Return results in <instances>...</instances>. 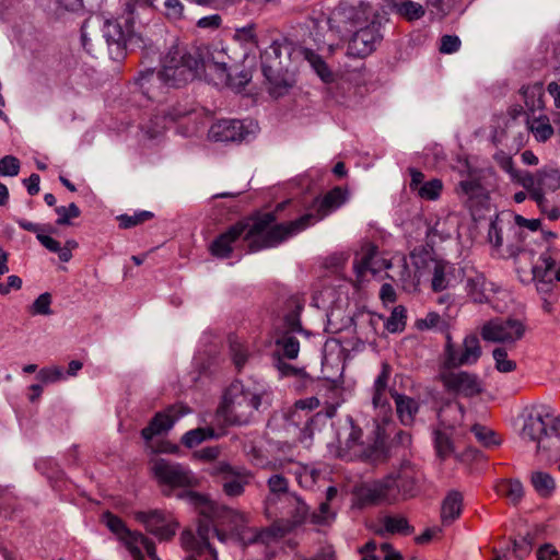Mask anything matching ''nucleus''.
Here are the masks:
<instances>
[{"mask_svg": "<svg viewBox=\"0 0 560 560\" xmlns=\"http://www.w3.org/2000/svg\"><path fill=\"white\" fill-rule=\"evenodd\" d=\"M348 198V190L342 187H334L317 201L316 213H306L296 220L285 223H277L284 219L282 212L292 205L285 201L277 205L275 210L266 212L255 219L248 234L252 250H259L281 244L293 235L304 231L310 225L324 219L332 211L341 207Z\"/></svg>", "mask_w": 560, "mask_h": 560, "instance_id": "1", "label": "nucleus"}, {"mask_svg": "<svg viewBox=\"0 0 560 560\" xmlns=\"http://www.w3.org/2000/svg\"><path fill=\"white\" fill-rule=\"evenodd\" d=\"M202 65L201 54H191L178 46H173L162 59L156 79L167 86L182 88L196 78Z\"/></svg>", "mask_w": 560, "mask_h": 560, "instance_id": "2", "label": "nucleus"}, {"mask_svg": "<svg viewBox=\"0 0 560 560\" xmlns=\"http://www.w3.org/2000/svg\"><path fill=\"white\" fill-rule=\"evenodd\" d=\"M260 406V398L250 392L229 390L215 411L220 428L242 425L248 422L250 416Z\"/></svg>", "mask_w": 560, "mask_h": 560, "instance_id": "3", "label": "nucleus"}, {"mask_svg": "<svg viewBox=\"0 0 560 560\" xmlns=\"http://www.w3.org/2000/svg\"><path fill=\"white\" fill-rule=\"evenodd\" d=\"M101 521L133 558L141 560V550L143 548L152 560L158 559L155 544L144 534L129 529L121 517L110 511H105L102 514Z\"/></svg>", "mask_w": 560, "mask_h": 560, "instance_id": "4", "label": "nucleus"}, {"mask_svg": "<svg viewBox=\"0 0 560 560\" xmlns=\"http://www.w3.org/2000/svg\"><path fill=\"white\" fill-rule=\"evenodd\" d=\"M523 436L536 442L538 453L560 451V419L549 413L530 416L524 424Z\"/></svg>", "mask_w": 560, "mask_h": 560, "instance_id": "5", "label": "nucleus"}, {"mask_svg": "<svg viewBox=\"0 0 560 560\" xmlns=\"http://www.w3.org/2000/svg\"><path fill=\"white\" fill-rule=\"evenodd\" d=\"M482 355V347L475 334L466 335L460 345H456L450 331L445 336L442 368L454 370L464 365H472Z\"/></svg>", "mask_w": 560, "mask_h": 560, "instance_id": "6", "label": "nucleus"}, {"mask_svg": "<svg viewBox=\"0 0 560 560\" xmlns=\"http://www.w3.org/2000/svg\"><path fill=\"white\" fill-rule=\"evenodd\" d=\"M353 493L360 508L390 505L398 502V490L394 485L393 475L364 482L357 487Z\"/></svg>", "mask_w": 560, "mask_h": 560, "instance_id": "7", "label": "nucleus"}, {"mask_svg": "<svg viewBox=\"0 0 560 560\" xmlns=\"http://www.w3.org/2000/svg\"><path fill=\"white\" fill-rule=\"evenodd\" d=\"M210 475L218 479L222 492L229 498L243 495L246 487L255 478V474L252 470L232 466L226 462L219 463Z\"/></svg>", "mask_w": 560, "mask_h": 560, "instance_id": "8", "label": "nucleus"}, {"mask_svg": "<svg viewBox=\"0 0 560 560\" xmlns=\"http://www.w3.org/2000/svg\"><path fill=\"white\" fill-rule=\"evenodd\" d=\"M526 332V325L516 318H494L486 322L480 336L485 341L513 345L521 340Z\"/></svg>", "mask_w": 560, "mask_h": 560, "instance_id": "9", "label": "nucleus"}, {"mask_svg": "<svg viewBox=\"0 0 560 560\" xmlns=\"http://www.w3.org/2000/svg\"><path fill=\"white\" fill-rule=\"evenodd\" d=\"M135 518L144 526L147 532L164 541L171 540L179 527V523L171 513L161 510L136 512Z\"/></svg>", "mask_w": 560, "mask_h": 560, "instance_id": "10", "label": "nucleus"}, {"mask_svg": "<svg viewBox=\"0 0 560 560\" xmlns=\"http://www.w3.org/2000/svg\"><path fill=\"white\" fill-rule=\"evenodd\" d=\"M262 214L264 213H258L249 217L247 220L250 223L238 221L230 226L225 232L218 235L210 245V253L218 258H229L233 252V244L238 241L242 235H244V241L247 242L249 252H253L250 248L253 240H248L246 235L254 224L255 219Z\"/></svg>", "mask_w": 560, "mask_h": 560, "instance_id": "11", "label": "nucleus"}, {"mask_svg": "<svg viewBox=\"0 0 560 560\" xmlns=\"http://www.w3.org/2000/svg\"><path fill=\"white\" fill-rule=\"evenodd\" d=\"M151 471L160 485L171 488H187L196 485V479L189 470L164 458L153 460Z\"/></svg>", "mask_w": 560, "mask_h": 560, "instance_id": "12", "label": "nucleus"}, {"mask_svg": "<svg viewBox=\"0 0 560 560\" xmlns=\"http://www.w3.org/2000/svg\"><path fill=\"white\" fill-rule=\"evenodd\" d=\"M190 412V407L183 402L170 405L153 416L149 424L141 430V436L150 442L155 435L171 430L176 421Z\"/></svg>", "mask_w": 560, "mask_h": 560, "instance_id": "13", "label": "nucleus"}, {"mask_svg": "<svg viewBox=\"0 0 560 560\" xmlns=\"http://www.w3.org/2000/svg\"><path fill=\"white\" fill-rule=\"evenodd\" d=\"M440 380L447 392L456 395L474 397L482 393L481 382L474 373L447 370L441 372Z\"/></svg>", "mask_w": 560, "mask_h": 560, "instance_id": "14", "label": "nucleus"}, {"mask_svg": "<svg viewBox=\"0 0 560 560\" xmlns=\"http://www.w3.org/2000/svg\"><path fill=\"white\" fill-rule=\"evenodd\" d=\"M512 180L524 187L530 197L534 191H540L545 187L557 188L560 178L556 171L538 170L535 173L517 171Z\"/></svg>", "mask_w": 560, "mask_h": 560, "instance_id": "15", "label": "nucleus"}, {"mask_svg": "<svg viewBox=\"0 0 560 560\" xmlns=\"http://www.w3.org/2000/svg\"><path fill=\"white\" fill-rule=\"evenodd\" d=\"M533 280L537 283L552 284L560 282V267L557 268V249L548 246L532 268Z\"/></svg>", "mask_w": 560, "mask_h": 560, "instance_id": "16", "label": "nucleus"}, {"mask_svg": "<svg viewBox=\"0 0 560 560\" xmlns=\"http://www.w3.org/2000/svg\"><path fill=\"white\" fill-rule=\"evenodd\" d=\"M390 375V364L388 362H383L381 373L377 375L373 384L372 404L374 409L377 410L378 415L383 416V418L390 417L393 412L392 405L387 396Z\"/></svg>", "mask_w": 560, "mask_h": 560, "instance_id": "17", "label": "nucleus"}, {"mask_svg": "<svg viewBox=\"0 0 560 560\" xmlns=\"http://www.w3.org/2000/svg\"><path fill=\"white\" fill-rule=\"evenodd\" d=\"M264 85L272 98L283 97L295 88L296 75L289 69L262 73Z\"/></svg>", "mask_w": 560, "mask_h": 560, "instance_id": "18", "label": "nucleus"}, {"mask_svg": "<svg viewBox=\"0 0 560 560\" xmlns=\"http://www.w3.org/2000/svg\"><path fill=\"white\" fill-rule=\"evenodd\" d=\"M362 439V429L359 425L351 423L350 433L346 441L347 450H340L339 456L345 459H371L374 456L377 448L374 445L365 446Z\"/></svg>", "mask_w": 560, "mask_h": 560, "instance_id": "19", "label": "nucleus"}, {"mask_svg": "<svg viewBox=\"0 0 560 560\" xmlns=\"http://www.w3.org/2000/svg\"><path fill=\"white\" fill-rule=\"evenodd\" d=\"M421 478L422 474L415 466L401 465L397 475L393 476L394 485L398 490V501L415 497Z\"/></svg>", "mask_w": 560, "mask_h": 560, "instance_id": "20", "label": "nucleus"}, {"mask_svg": "<svg viewBox=\"0 0 560 560\" xmlns=\"http://www.w3.org/2000/svg\"><path fill=\"white\" fill-rule=\"evenodd\" d=\"M189 497L199 515L208 520H214L217 516H219L221 508H219L217 503L211 501L208 497L200 494L198 492H191ZM222 510L225 511L230 516L237 521H241L242 523H245L247 521L246 514L242 512L225 508H222Z\"/></svg>", "mask_w": 560, "mask_h": 560, "instance_id": "21", "label": "nucleus"}, {"mask_svg": "<svg viewBox=\"0 0 560 560\" xmlns=\"http://www.w3.org/2000/svg\"><path fill=\"white\" fill-rule=\"evenodd\" d=\"M199 535L201 539H197L192 530L184 529L179 537L182 547L196 557H205V560H218L217 552L208 539L200 532Z\"/></svg>", "mask_w": 560, "mask_h": 560, "instance_id": "22", "label": "nucleus"}, {"mask_svg": "<svg viewBox=\"0 0 560 560\" xmlns=\"http://www.w3.org/2000/svg\"><path fill=\"white\" fill-rule=\"evenodd\" d=\"M208 138L220 142L241 140L243 138V125L238 120H218L210 127Z\"/></svg>", "mask_w": 560, "mask_h": 560, "instance_id": "23", "label": "nucleus"}, {"mask_svg": "<svg viewBox=\"0 0 560 560\" xmlns=\"http://www.w3.org/2000/svg\"><path fill=\"white\" fill-rule=\"evenodd\" d=\"M282 44L273 40L269 47L260 52L261 73L289 69L282 61Z\"/></svg>", "mask_w": 560, "mask_h": 560, "instance_id": "24", "label": "nucleus"}, {"mask_svg": "<svg viewBox=\"0 0 560 560\" xmlns=\"http://www.w3.org/2000/svg\"><path fill=\"white\" fill-rule=\"evenodd\" d=\"M389 393L395 400L396 412L400 422L404 425L412 424L419 410L418 402L413 398L399 394L396 390H389Z\"/></svg>", "mask_w": 560, "mask_h": 560, "instance_id": "25", "label": "nucleus"}, {"mask_svg": "<svg viewBox=\"0 0 560 560\" xmlns=\"http://www.w3.org/2000/svg\"><path fill=\"white\" fill-rule=\"evenodd\" d=\"M494 491L499 497L505 499L512 504H517L524 495V489L521 481L512 478L500 479L497 481L494 485Z\"/></svg>", "mask_w": 560, "mask_h": 560, "instance_id": "26", "label": "nucleus"}, {"mask_svg": "<svg viewBox=\"0 0 560 560\" xmlns=\"http://www.w3.org/2000/svg\"><path fill=\"white\" fill-rule=\"evenodd\" d=\"M457 191L467 198L466 203L469 208H472L482 199L487 198L486 188L478 178L462 180Z\"/></svg>", "mask_w": 560, "mask_h": 560, "instance_id": "27", "label": "nucleus"}, {"mask_svg": "<svg viewBox=\"0 0 560 560\" xmlns=\"http://www.w3.org/2000/svg\"><path fill=\"white\" fill-rule=\"evenodd\" d=\"M389 9L407 22L418 21L425 14V8L412 0H397Z\"/></svg>", "mask_w": 560, "mask_h": 560, "instance_id": "28", "label": "nucleus"}, {"mask_svg": "<svg viewBox=\"0 0 560 560\" xmlns=\"http://www.w3.org/2000/svg\"><path fill=\"white\" fill-rule=\"evenodd\" d=\"M465 290L468 299L476 304L488 302L486 293V277L482 273H475L467 277Z\"/></svg>", "mask_w": 560, "mask_h": 560, "instance_id": "29", "label": "nucleus"}, {"mask_svg": "<svg viewBox=\"0 0 560 560\" xmlns=\"http://www.w3.org/2000/svg\"><path fill=\"white\" fill-rule=\"evenodd\" d=\"M527 128L538 142H547L553 135L555 129L546 115L534 117L527 120Z\"/></svg>", "mask_w": 560, "mask_h": 560, "instance_id": "30", "label": "nucleus"}, {"mask_svg": "<svg viewBox=\"0 0 560 560\" xmlns=\"http://www.w3.org/2000/svg\"><path fill=\"white\" fill-rule=\"evenodd\" d=\"M224 434H225L224 430L220 433H217L212 427L197 428V429L186 432L182 436L180 442L185 447L192 448V447L201 444L206 440L213 439V438H220Z\"/></svg>", "mask_w": 560, "mask_h": 560, "instance_id": "31", "label": "nucleus"}, {"mask_svg": "<svg viewBox=\"0 0 560 560\" xmlns=\"http://www.w3.org/2000/svg\"><path fill=\"white\" fill-rule=\"evenodd\" d=\"M463 508V497L459 492L453 491L446 495L442 503L441 517L444 523H452L456 520Z\"/></svg>", "mask_w": 560, "mask_h": 560, "instance_id": "32", "label": "nucleus"}, {"mask_svg": "<svg viewBox=\"0 0 560 560\" xmlns=\"http://www.w3.org/2000/svg\"><path fill=\"white\" fill-rule=\"evenodd\" d=\"M530 483L541 498H549L556 489L553 478L544 471H534L530 476Z\"/></svg>", "mask_w": 560, "mask_h": 560, "instance_id": "33", "label": "nucleus"}, {"mask_svg": "<svg viewBox=\"0 0 560 560\" xmlns=\"http://www.w3.org/2000/svg\"><path fill=\"white\" fill-rule=\"evenodd\" d=\"M233 40L244 48H257L259 40L256 25L252 23L244 27L236 28Z\"/></svg>", "mask_w": 560, "mask_h": 560, "instance_id": "34", "label": "nucleus"}, {"mask_svg": "<svg viewBox=\"0 0 560 560\" xmlns=\"http://www.w3.org/2000/svg\"><path fill=\"white\" fill-rule=\"evenodd\" d=\"M385 530L389 534L410 535L413 533V527L404 516H386L383 521Z\"/></svg>", "mask_w": 560, "mask_h": 560, "instance_id": "35", "label": "nucleus"}, {"mask_svg": "<svg viewBox=\"0 0 560 560\" xmlns=\"http://www.w3.org/2000/svg\"><path fill=\"white\" fill-rule=\"evenodd\" d=\"M153 213L150 211H139L133 214H120L116 218L120 229L127 230L140 225L153 218Z\"/></svg>", "mask_w": 560, "mask_h": 560, "instance_id": "36", "label": "nucleus"}, {"mask_svg": "<svg viewBox=\"0 0 560 560\" xmlns=\"http://www.w3.org/2000/svg\"><path fill=\"white\" fill-rule=\"evenodd\" d=\"M443 188V182L440 178H433L423 183L417 190V195L423 200H436L440 198Z\"/></svg>", "mask_w": 560, "mask_h": 560, "instance_id": "37", "label": "nucleus"}, {"mask_svg": "<svg viewBox=\"0 0 560 560\" xmlns=\"http://www.w3.org/2000/svg\"><path fill=\"white\" fill-rule=\"evenodd\" d=\"M276 346L282 350L283 358L294 360L298 358L300 352L299 340L288 334L276 340Z\"/></svg>", "mask_w": 560, "mask_h": 560, "instance_id": "38", "label": "nucleus"}, {"mask_svg": "<svg viewBox=\"0 0 560 560\" xmlns=\"http://www.w3.org/2000/svg\"><path fill=\"white\" fill-rule=\"evenodd\" d=\"M471 431L476 439L487 447L501 444V436H499L493 430L487 427L475 424L471 428Z\"/></svg>", "mask_w": 560, "mask_h": 560, "instance_id": "39", "label": "nucleus"}, {"mask_svg": "<svg viewBox=\"0 0 560 560\" xmlns=\"http://www.w3.org/2000/svg\"><path fill=\"white\" fill-rule=\"evenodd\" d=\"M305 59L311 63L316 73L323 79L328 80L331 77L328 65L320 55L311 49L304 51Z\"/></svg>", "mask_w": 560, "mask_h": 560, "instance_id": "40", "label": "nucleus"}, {"mask_svg": "<svg viewBox=\"0 0 560 560\" xmlns=\"http://www.w3.org/2000/svg\"><path fill=\"white\" fill-rule=\"evenodd\" d=\"M406 308L402 305L396 306L390 316L387 318L385 323V328L389 332L401 331L406 325Z\"/></svg>", "mask_w": 560, "mask_h": 560, "instance_id": "41", "label": "nucleus"}, {"mask_svg": "<svg viewBox=\"0 0 560 560\" xmlns=\"http://www.w3.org/2000/svg\"><path fill=\"white\" fill-rule=\"evenodd\" d=\"M446 266L447 264L443 260H439L434 265L433 277L431 280V288L434 292H442L448 285V281L446 279Z\"/></svg>", "mask_w": 560, "mask_h": 560, "instance_id": "42", "label": "nucleus"}, {"mask_svg": "<svg viewBox=\"0 0 560 560\" xmlns=\"http://www.w3.org/2000/svg\"><path fill=\"white\" fill-rule=\"evenodd\" d=\"M55 211L58 214V219L56 221L58 225H72V220L81 215V210L73 202L68 207H57Z\"/></svg>", "mask_w": 560, "mask_h": 560, "instance_id": "43", "label": "nucleus"}, {"mask_svg": "<svg viewBox=\"0 0 560 560\" xmlns=\"http://www.w3.org/2000/svg\"><path fill=\"white\" fill-rule=\"evenodd\" d=\"M277 369L282 376H295L303 380L305 383L314 382V378L305 371L304 368H296L283 362L281 359L278 361Z\"/></svg>", "mask_w": 560, "mask_h": 560, "instance_id": "44", "label": "nucleus"}, {"mask_svg": "<svg viewBox=\"0 0 560 560\" xmlns=\"http://www.w3.org/2000/svg\"><path fill=\"white\" fill-rule=\"evenodd\" d=\"M495 361V369L501 373H510L516 370V362L510 360L503 348H495L492 352Z\"/></svg>", "mask_w": 560, "mask_h": 560, "instance_id": "45", "label": "nucleus"}, {"mask_svg": "<svg viewBox=\"0 0 560 560\" xmlns=\"http://www.w3.org/2000/svg\"><path fill=\"white\" fill-rule=\"evenodd\" d=\"M230 351L234 364L236 365L237 370L241 371L248 359L247 347L237 340H231Z\"/></svg>", "mask_w": 560, "mask_h": 560, "instance_id": "46", "label": "nucleus"}, {"mask_svg": "<svg viewBox=\"0 0 560 560\" xmlns=\"http://www.w3.org/2000/svg\"><path fill=\"white\" fill-rule=\"evenodd\" d=\"M165 18L171 22H178L185 19V5L180 0H165Z\"/></svg>", "mask_w": 560, "mask_h": 560, "instance_id": "47", "label": "nucleus"}, {"mask_svg": "<svg viewBox=\"0 0 560 560\" xmlns=\"http://www.w3.org/2000/svg\"><path fill=\"white\" fill-rule=\"evenodd\" d=\"M434 443L440 457L445 458L453 453L452 441L445 432L435 431Z\"/></svg>", "mask_w": 560, "mask_h": 560, "instance_id": "48", "label": "nucleus"}, {"mask_svg": "<svg viewBox=\"0 0 560 560\" xmlns=\"http://www.w3.org/2000/svg\"><path fill=\"white\" fill-rule=\"evenodd\" d=\"M105 37L109 44L120 45L125 43V33L121 26L116 22L107 21L104 30Z\"/></svg>", "mask_w": 560, "mask_h": 560, "instance_id": "49", "label": "nucleus"}, {"mask_svg": "<svg viewBox=\"0 0 560 560\" xmlns=\"http://www.w3.org/2000/svg\"><path fill=\"white\" fill-rule=\"evenodd\" d=\"M372 258H373V254L366 253V254L362 255L359 259L354 260L353 269H354L355 277H357V279H355L357 284H360L363 281L368 270L370 269Z\"/></svg>", "mask_w": 560, "mask_h": 560, "instance_id": "50", "label": "nucleus"}, {"mask_svg": "<svg viewBox=\"0 0 560 560\" xmlns=\"http://www.w3.org/2000/svg\"><path fill=\"white\" fill-rule=\"evenodd\" d=\"M20 172V161L13 155H5L0 160L1 176H16Z\"/></svg>", "mask_w": 560, "mask_h": 560, "instance_id": "51", "label": "nucleus"}, {"mask_svg": "<svg viewBox=\"0 0 560 560\" xmlns=\"http://www.w3.org/2000/svg\"><path fill=\"white\" fill-rule=\"evenodd\" d=\"M294 511L290 517L292 525H300L305 522L308 515V506L298 497L293 498Z\"/></svg>", "mask_w": 560, "mask_h": 560, "instance_id": "52", "label": "nucleus"}, {"mask_svg": "<svg viewBox=\"0 0 560 560\" xmlns=\"http://www.w3.org/2000/svg\"><path fill=\"white\" fill-rule=\"evenodd\" d=\"M221 455L220 446H207L192 453V458L196 460L211 463L219 458Z\"/></svg>", "mask_w": 560, "mask_h": 560, "instance_id": "53", "label": "nucleus"}, {"mask_svg": "<svg viewBox=\"0 0 560 560\" xmlns=\"http://www.w3.org/2000/svg\"><path fill=\"white\" fill-rule=\"evenodd\" d=\"M268 489L273 494H284L289 490V481L282 475H272L267 480Z\"/></svg>", "mask_w": 560, "mask_h": 560, "instance_id": "54", "label": "nucleus"}, {"mask_svg": "<svg viewBox=\"0 0 560 560\" xmlns=\"http://www.w3.org/2000/svg\"><path fill=\"white\" fill-rule=\"evenodd\" d=\"M443 322L442 317L436 312H430L424 318L416 320V327L419 330H428L439 327Z\"/></svg>", "mask_w": 560, "mask_h": 560, "instance_id": "55", "label": "nucleus"}, {"mask_svg": "<svg viewBox=\"0 0 560 560\" xmlns=\"http://www.w3.org/2000/svg\"><path fill=\"white\" fill-rule=\"evenodd\" d=\"M51 295L49 293L40 294L32 305V314L48 315L50 311Z\"/></svg>", "mask_w": 560, "mask_h": 560, "instance_id": "56", "label": "nucleus"}, {"mask_svg": "<svg viewBox=\"0 0 560 560\" xmlns=\"http://www.w3.org/2000/svg\"><path fill=\"white\" fill-rule=\"evenodd\" d=\"M223 23L222 16L220 14H211L199 19L196 22L197 28L200 30H210L217 31L221 28Z\"/></svg>", "mask_w": 560, "mask_h": 560, "instance_id": "57", "label": "nucleus"}, {"mask_svg": "<svg viewBox=\"0 0 560 560\" xmlns=\"http://www.w3.org/2000/svg\"><path fill=\"white\" fill-rule=\"evenodd\" d=\"M62 376L63 374L58 368H45L37 374V378L44 384L56 383L60 381Z\"/></svg>", "mask_w": 560, "mask_h": 560, "instance_id": "58", "label": "nucleus"}, {"mask_svg": "<svg viewBox=\"0 0 560 560\" xmlns=\"http://www.w3.org/2000/svg\"><path fill=\"white\" fill-rule=\"evenodd\" d=\"M460 47V40L455 35H444L441 38L440 52L453 54Z\"/></svg>", "mask_w": 560, "mask_h": 560, "instance_id": "59", "label": "nucleus"}, {"mask_svg": "<svg viewBox=\"0 0 560 560\" xmlns=\"http://www.w3.org/2000/svg\"><path fill=\"white\" fill-rule=\"evenodd\" d=\"M495 162L500 166L501 170L506 172L511 178L515 175V173L518 171L515 167L513 158L511 155L505 154L504 152H501L500 154L495 155Z\"/></svg>", "mask_w": 560, "mask_h": 560, "instance_id": "60", "label": "nucleus"}, {"mask_svg": "<svg viewBox=\"0 0 560 560\" xmlns=\"http://www.w3.org/2000/svg\"><path fill=\"white\" fill-rule=\"evenodd\" d=\"M125 12L132 16L138 9H148L153 7L152 0H124Z\"/></svg>", "mask_w": 560, "mask_h": 560, "instance_id": "61", "label": "nucleus"}, {"mask_svg": "<svg viewBox=\"0 0 560 560\" xmlns=\"http://www.w3.org/2000/svg\"><path fill=\"white\" fill-rule=\"evenodd\" d=\"M488 240L495 249H500L503 245L502 231L495 222L490 224Z\"/></svg>", "mask_w": 560, "mask_h": 560, "instance_id": "62", "label": "nucleus"}, {"mask_svg": "<svg viewBox=\"0 0 560 560\" xmlns=\"http://www.w3.org/2000/svg\"><path fill=\"white\" fill-rule=\"evenodd\" d=\"M514 221L516 225H518L520 228H525L533 232L538 231L541 226V222L539 219H526L521 214H516L514 217Z\"/></svg>", "mask_w": 560, "mask_h": 560, "instance_id": "63", "label": "nucleus"}, {"mask_svg": "<svg viewBox=\"0 0 560 560\" xmlns=\"http://www.w3.org/2000/svg\"><path fill=\"white\" fill-rule=\"evenodd\" d=\"M538 560H558L559 553L551 545H545L537 550Z\"/></svg>", "mask_w": 560, "mask_h": 560, "instance_id": "64", "label": "nucleus"}]
</instances>
